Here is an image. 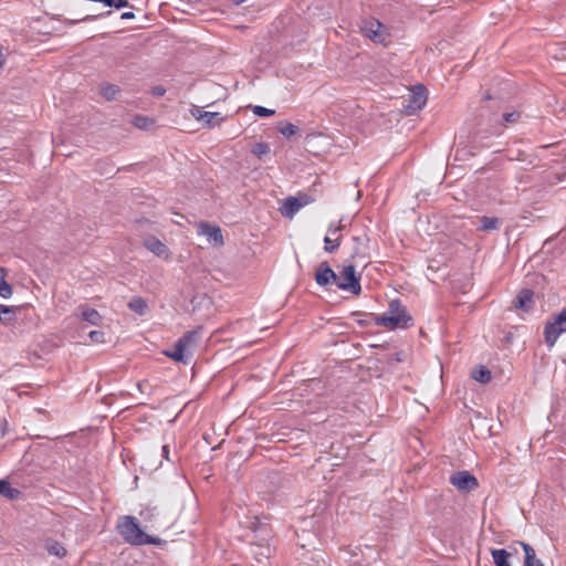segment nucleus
Here are the masks:
<instances>
[{"instance_id": "10", "label": "nucleus", "mask_w": 566, "mask_h": 566, "mask_svg": "<svg viewBox=\"0 0 566 566\" xmlns=\"http://www.w3.org/2000/svg\"><path fill=\"white\" fill-rule=\"evenodd\" d=\"M198 234L205 235L208 242L214 247H222L224 244L221 229L218 226L201 221L198 224Z\"/></svg>"}, {"instance_id": "16", "label": "nucleus", "mask_w": 566, "mask_h": 566, "mask_svg": "<svg viewBox=\"0 0 566 566\" xmlns=\"http://www.w3.org/2000/svg\"><path fill=\"white\" fill-rule=\"evenodd\" d=\"M203 328L201 326L196 327L195 329L186 332L179 340L186 345V348L188 350H191L193 353L195 347L198 345L201 335H202Z\"/></svg>"}, {"instance_id": "25", "label": "nucleus", "mask_w": 566, "mask_h": 566, "mask_svg": "<svg viewBox=\"0 0 566 566\" xmlns=\"http://www.w3.org/2000/svg\"><path fill=\"white\" fill-rule=\"evenodd\" d=\"M15 319V307L0 304V322L4 325Z\"/></svg>"}, {"instance_id": "34", "label": "nucleus", "mask_w": 566, "mask_h": 566, "mask_svg": "<svg viewBox=\"0 0 566 566\" xmlns=\"http://www.w3.org/2000/svg\"><path fill=\"white\" fill-rule=\"evenodd\" d=\"M252 112H253L254 115H256L259 117H270V116L275 114L274 109L266 108V107L261 106V105L253 106Z\"/></svg>"}, {"instance_id": "29", "label": "nucleus", "mask_w": 566, "mask_h": 566, "mask_svg": "<svg viewBox=\"0 0 566 566\" xmlns=\"http://www.w3.org/2000/svg\"><path fill=\"white\" fill-rule=\"evenodd\" d=\"M342 243V235H339L337 239L335 240H332L329 238V235H326L324 238V250L327 252V253H333L335 252L339 245Z\"/></svg>"}, {"instance_id": "26", "label": "nucleus", "mask_w": 566, "mask_h": 566, "mask_svg": "<svg viewBox=\"0 0 566 566\" xmlns=\"http://www.w3.org/2000/svg\"><path fill=\"white\" fill-rule=\"evenodd\" d=\"M472 378L481 384H488L492 379L491 371L485 366H479L472 371Z\"/></svg>"}, {"instance_id": "28", "label": "nucleus", "mask_w": 566, "mask_h": 566, "mask_svg": "<svg viewBox=\"0 0 566 566\" xmlns=\"http://www.w3.org/2000/svg\"><path fill=\"white\" fill-rule=\"evenodd\" d=\"M270 145L264 142L256 143L251 148V153L258 158H262L263 156L270 154Z\"/></svg>"}, {"instance_id": "35", "label": "nucleus", "mask_w": 566, "mask_h": 566, "mask_svg": "<svg viewBox=\"0 0 566 566\" xmlns=\"http://www.w3.org/2000/svg\"><path fill=\"white\" fill-rule=\"evenodd\" d=\"M354 316H363V318H358L357 319V323L363 326V327H366L368 326L371 322L375 323V318L378 316V315H374V314H361V313H353Z\"/></svg>"}, {"instance_id": "39", "label": "nucleus", "mask_w": 566, "mask_h": 566, "mask_svg": "<svg viewBox=\"0 0 566 566\" xmlns=\"http://www.w3.org/2000/svg\"><path fill=\"white\" fill-rule=\"evenodd\" d=\"M151 95L155 96V97H160V96H164L165 93H166V90L165 87L158 85V86H154L151 87V91H150Z\"/></svg>"}, {"instance_id": "41", "label": "nucleus", "mask_w": 566, "mask_h": 566, "mask_svg": "<svg viewBox=\"0 0 566 566\" xmlns=\"http://www.w3.org/2000/svg\"><path fill=\"white\" fill-rule=\"evenodd\" d=\"M161 455H163V458H165L166 460L169 461V446L164 444L161 447Z\"/></svg>"}, {"instance_id": "11", "label": "nucleus", "mask_w": 566, "mask_h": 566, "mask_svg": "<svg viewBox=\"0 0 566 566\" xmlns=\"http://www.w3.org/2000/svg\"><path fill=\"white\" fill-rule=\"evenodd\" d=\"M315 282L317 285L327 287L332 284L336 285V281L338 275L335 271L329 266L328 262H321L315 271Z\"/></svg>"}, {"instance_id": "19", "label": "nucleus", "mask_w": 566, "mask_h": 566, "mask_svg": "<svg viewBox=\"0 0 566 566\" xmlns=\"http://www.w3.org/2000/svg\"><path fill=\"white\" fill-rule=\"evenodd\" d=\"M145 247L157 256H163L167 252V247L156 237H149L144 242Z\"/></svg>"}, {"instance_id": "32", "label": "nucleus", "mask_w": 566, "mask_h": 566, "mask_svg": "<svg viewBox=\"0 0 566 566\" xmlns=\"http://www.w3.org/2000/svg\"><path fill=\"white\" fill-rule=\"evenodd\" d=\"M112 13V11H106V12H103V13H99V14H96V15H86L82 19H78V20H69L66 21V24L67 25H74L78 22H86V21H93V20H96V19H101V18H105L107 15H109Z\"/></svg>"}, {"instance_id": "9", "label": "nucleus", "mask_w": 566, "mask_h": 566, "mask_svg": "<svg viewBox=\"0 0 566 566\" xmlns=\"http://www.w3.org/2000/svg\"><path fill=\"white\" fill-rule=\"evenodd\" d=\"M163 354L174 361L181 363L184 365H189L193 357V353L188 350L186 345H184L179 339L175 343L172 348L165 349Z\"/></svg>"}, {"instance_id": "47", "label": "nucleus", "mask_w": 566, "mask_h": 566, "mask_svg": "<svg viewBox=\"0 0 566 566\" xmlns=\"http://www.w3.org/2000/svg\"><path fill=\"white\" fill-rule=\"evenodd\" d=\"M336 227H339V231H342L345 226L343 224V219H340L337 223H336Z\"/></svg>"}, {"instance_id": "7", "label": "nucleus", "mask_w": 566, "mask_h": 566, "mask_svg": "<svg viewBox=\"0 0 566 566\" xmlns=\"http://www.w3.org/2000/svg\"><path fill=\"white\" fill-rule=\"evenodd\" d=\"M405 102V108L409 115L422 109L427 103L426 87L421 84L416 85Z\"/></svg>"}, {"instance_id": "2", "label": "nucleus", "mask_w": 566, "mask_h": 566, "mask_svg": "<svg viewBox=\"0 0 566 566\" xmlns=\"http://www.w3.org/2000/svg\"><path fill=\"white\" fill-rule=\"evenodd\" d=\"M412 322V317L408 314L406 306L399 300H392L389 303L388 311L375 318L377 326H385L391 329L405 328Z\"/></svg>"}, {"instance_id": "13", "label": "nucleus", "mask_w": 566, "mask_h": 566, "mask_svg": "<svg viewBox=\"0 0 566 566\" xmlns=\"http://www.w3.org/2000/svg\"><path fill=\"white\" fill-rule=\"evenodd\" d=\"M353 258L367 259L369 256V238L367 234L353 237Z\"/></svg>"}, {"instance_id": "44", "label": "nucleus", "mask_w": 566, "mask_h": 566, "mask_svg": "<svg viewBox=\"0 0 566 566\" xmlns=\"http://www.w3.org/2000/svg\"><path fill=\"white\" fill-rule=\"evenodd\" d=\"M0 426H1V433L2 436L6 434V428L8 426V421L6 419H2L1 422H0Z\"/></svg>"}, {"instance_id": "27", "label": "nucleus", "mask_w": 566, "mask_h": 566, "mask_svg": "<svg viewBox=\"0 0 566 566\" xmlns=\"http://www.w3.org/2000/svg\"><path fill=\"white\" fill-rule=\"evenodd\" d=\"M118 92H119V88L116 85H114V84L104 83L101 86V94L107 101L115 99V97H116Z\"/></svg>"}, {"instance_id": "46", "label": "nucleus", "mask_w": 566, "mask_h": 566, "mask_svg": "<svg viewBox=\"0 0 566 566\" xmlns=\"http://www.w3.org/2000/svg\"><path fill=\"white\" fill-rule=\"evenodd\" d=\"M232 4L234 6H240L242 4L243 2H245L247 0H229Z\"/></svg>"}, {"instance_id": "30", "label": "nucleus", "mask_w": 566, "mask_h": 566, "mask_svg": "<svg viewBox=\"0 0 566 566\" xmlns=\"http://www.w3.org/2000/svg\"><path fill=\"white\" fill-rule=\"evenodd\" d=\"M133 124L139 129H147L154 124V120L143 115H136L133 119Z\"/></svg>"}, {"instance_id": "15", "label": "nucleus", "mask_w": 566, "mask_h": 566, "mask_svg": "<svg viewBox=\"0 0 566 566\" xmlns=\"http://www.w3.org/2000/svg\"><path fill=\"white\" fill-rule=\"evenodd\" d=\"M534 292L530 289L522 290L514 302L515 307L528 312L534 306Z\"/></svg>"}, {"instance_id": "24", "label": "nucleus", "mask_w": 566, "mask_h": 566, "mask_svg": "<svg viewBox=\"0 0 566 566\" xmlns=\"http://www.w3.org/2000/svg\"><path fill=\"white\" fill-rule=\"evenodd\" d=\"M128 307L136 314L144 315L148 308V305H147V302L143 297L135 296L129 301Z\"/></svg>"}, {"instance_id": "40", "label": "nucleus", "mask_w": 566, "mask_h": 566, "mask_svg": "<svg viewBox=\"0 0 566 566\" xmlns=\"http://www.w3.org/2000/svg\"><path fill=\"white\" fill-rule=\"evenodd\" d=\"M327 232H328L329 234H335V233L339 232V227H336V223L332 222V223L328 226Z\"/></svg>"}, {"instance_id": "17", "label": "nucleus", "mask_w": 566, "mask_h": 566, "mask_svg": "<svg viewBox=\"0 0 566 566\" xmlns=\"http://www.w3.org/2000/svg\"><path fill=\"white\" fill-rule=\"evenodd\" d=\"M197 120L202 122L209 128H213L219 126L224 120V118L220 115V113L217 112H203L199 113Z\"/></svg>"}, {"instance_id": "23", "label": "nucleus", "mask_w": 566, "mask_h": 566, "mask_svg": "<svg viewBox=\"0 0 566 566\" xmlns=\"http://www.w3.org/2000/svg\"><path fill=\"white\" fill-rule=\"evenodd\" d=\"M480 230L482 231L499 230L501 227V219L497 217L483 216L480 218Z\"/></svg>"}, {"instance_id": "42", "label": "nucleus", "mask_w": 566, "mask_h": 566, "mask_svg": "<svg viewBox=\"0 0 566 566\" xmlns=\"http://www.w3.org/2000/svg\"><path fill=\"white\" fill-rule=\"evenodd\" d=\"M134 18H135V14L132 11L124 12L120 15V19H123V20H130V19H134Z\"/></svg>"}, {"instance_id": "8", "label": "nucleus", "mask_w": 566, "mask_h": 566, "mask_svg": "<svg viewBox=\"0 0 566 566\" xmlns=\"http://www.w3.org/2000/svg\"><path fill=\"white\" fill-rule=\"evenodd\" d=\"M450 483L461 492H471L479 486L478 479L469 471H458L450 476Z\"/></svg>"}, {"instance_id": "4", "label": "nucleus", "mask_w": 566, "mask_h": 566, "mask_svg": "<svg viewBox=\"0 0 566 566\" xmlns=\"http://www.w3.org/2000/svg\"><path fill=\"white\" fill-rule=\"evenodd\" d=\"M337 275L336 286L339 290L348 291L354 295L360 294V275L356 273V269L353 264L345 265Z\"/></svg>"}, {"instance_id": "43", "label": "nucleus", "mask_w": 566, "mask_h": 566, "mask_svg": "<svg viewBox=\"0 0 566 566\" xmlns=\"http://www.w3.org/2000/svg\"><path fill=\"white\" fill-rule=\"evenodd\" d=\"M254 536L252 542H262V534L260 532H256V527L254 528Z\"/></svg>"}, {"instance_id": "5", "label": "nucleus", "mask_w": 566, "mask_h": 566, "mask_svg": "<svg viewBox=\"0 0 566 566\" xmlns=\"http://www.w3.org/2000/svg\"><path fill=\"white\" fill-rule=\"evenodd\" d=\"M256 532L262 534V542H251L252 553L258 560L269 558L271 556L270 539L272 538V530L266 524L258 523Z\"/></svg>"}, {"instance_id": "21", "label": "nucleus", "mask_w": 566, "mask_h": 566, "mask_svg": "<svg viewBox=\"0 0 566 566\" xmlns=\"http://www.w3.org/2000/svg\"><path fill=\"white\" fill-rule=\"evenodd\" d=\"M491 555L495 566H511L509 562L511 554L506 549H491Z\"/></svg>"}, {"instance_id": "48", "label": "nucleus", "mask_w": 566, "mask_h": 566, "mask_svg": "<svg viewBox=\"0 0 566 566\" xmlns=\"http://www.w3.org/2000/svg\"><path fill=\"white\" fill-rule=\"evenodd\" d=\"M137 387H138V389H139L140 391L143 390V386H142V384H140V382H138V384H137Z\"/></svg>"}, {"instance_id": "12", "label": "nucleus", "mask_w": 566, "mask_h": 566, "mask_svg": "<svg viewBox=\"0 0 566 566\" xmlns=\"http://www.w3.org/2000/svg\"><path fill=\"white\" fill-rule=\"evenodd\" d=\"M307 203V197L302 199L300 197H289L285 199L281 213L286 218H292L296 212L301 210Z\"/></svg>"}, {"instance_id": "36", "label": "nucleus", "mask_w": 566, "mask_h": 566, "mask_svg": "<svg viewBox=\"0 0 566 566\" xmlns=\"http://www.w3.org/2000/svg\"><path fill=\"white\" fill-rule=\"evenodd\" d=\"M521 117V113L517 112V111H513V112H510V113H504L503 114V120L506 123V124H513V123H516Z\"/></svg>"}, {"instance_id": "14", "label": "nucleus", "mask_w": 566, "mask_h": 566, "mask_svg": "<svg viewBox=\"0 0 566 566\" xmlns=\"http://www.w3.org/2000/svg\"><path fill=\"white\" fill-rule=\"evenodd\" d=\"M80 317L87 322L90 325L98 326L102 323V315L87 304H80L76 308Z\"/></svg>"}, {"instance_id": "22", "label": "nucleus", "mask_w": 566, "mask_h": 566, "mask_svg": "<svg viewBox=\"0 0 566 566\" xmlns=\"http://www.w3.org/2000/svg\"><path fill=\"white\" fill-rule=\"evenodd\" d=\"M45 548L50 555L56 556V557H64L66 555L65 547L57 541L49 538L45 542Z\"/></svg>"}, {"instance_id": "31", "label": "nucleus", "mask_w": 566, "mask_h": 566, "mask_svg": "<svg viewBox=\"0 0 566 566\" xmlns=\"http://www.w3.org/2000/svg\"><path fill=\"white\" fill-rule=\"evenodd\" d=\"M298 130L300 128L292 123H285L279 127V132L286 138L294 136Z\"/></svg>"}, {"instance_id": "1", "label": "nucleus", "mask_w": 566, "mask_h": 566, "mask_svg": "<svg viewBox=\"0 0 566 566\" xmlns=\"http://www.w3.org/2000/svg\"><path fill=\"white\" fill-rule=\"evenodd\" d=\"M116 530L123 539L130 545H159L163 542L159 537L146 534L140 528L136 517L132 515L122 516L117 522Z\"/></svg>"}, {"instance_id": "38", "label": "nucleus", "mask_w": 566, "mask_h": 566, "mask_svg": "<svg viewBox=\"0 0 566 566\" xmlns=\"http://www.w3.org/2000/svg\"><path fill=\"white\" fill-rule=\"evenodd\" d=\"M108 7L112 8H116V9H122V8H126V7H129V3L127 0H112V3H108Z\"/></svg>"}, {"instance_id": "45", "label": "nucleus", "mask_w": 566, "mask_h": 566, "mask_svg": "<svg viewBox=\"0 0 566 566\" xmlns=\"http://www.w3.org/2000/svg\"><path fill=\"white\" fill-rule=\"evenodd\" d=\"M205 111H201L199 107L195 106L193 109H191L192 116L197 119V116L199 113H203Z\"/></svg>"}, {"instance_id": "20", "label": "nucleus", "mask_w": 566, "mask_h": 566, "mask_svg": "<svg viewBox=\"0 0 566 566\" xmlns=\"http://www.w3.org/2000/svg\"><path fill=\"white\" fill-rule=\"evenodd\" d=\"M0 495L13 501L21 496V491L12 488L7 480H0Z\"/></svg>"}, {"instance_id": "6", "label": "nucleus", "mask_w": 566, "mask_h": 566, "mask_svg": "<svg viewBox=\"0 0 566 566\" xmlns=\"http://www.w3.org/2000/svg\"><path fill=\"white\" fill-rule=\"evenodd\" d=\"M361 32L375 43L386 44L387 32L384 24L377 19L363 21Z\"/></svg>"}, {"instance_id": "33", "label": "nucleus", "mask_w": 566, "mask_h": 566, "mask_svg": "<svg viewBox=\"0 0 566 566\" xmlns=\"http://www.w3.org/2000/svg\"><path fill=\"white\" fill-rule=\"evenodd\" d=\"M12 293V286L2 276H0V296L2 298H10Z\"/></svg>"}, {"instance_id": "37", "label": "nucleus", "mask_w": 566, "mask_h": 566, "mask_svg": "<svg viewBox=\"0 0 566 566\" xmlns=\"http://www.w3.org/2000/svg\"><path fill=\"white\" fill-rule=\"evenodd\" d=\"M88 336L94 343H104L105 334L102 331H91Z\"/></svg>"}, {"instance_id": "18", "label": "nucleus", "mask_w": 566, "mask_h": 566, "mask_svg": "<svg viewBox=\"0 0 566 566\" xmlns=\"http://www.w3.org/2000/svg\"><path fill=\"white\" fill-rule=\"evenodd\" d=\"M524 551V566H544V564L536 557L535 549L527 543L521 542Z\"/></svg>"}, {"instance_id": "3", "label": "nucleus", "mask_w": 566, "mask_h": 566, "mask_svg": "<svg viewBox=\"0 0 566 566\" xmlns=\"http://www.w3.org/2000/svg\"><path fill=\"white\" fill-rule=\"evenodd\" d=\"M566 333V306L544 326V339L548 347H553L558 337Z\"/></svg>"}]
</instances>
